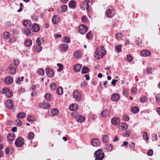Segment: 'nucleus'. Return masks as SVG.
I'll list each match as a JSON object with an SVG mask.
<instances>
[{"mask_svg":"<svg viewBox=\"0 0 160 160\" xmlns=\"http://www.w3.org/2000/svg\"><path fill=\"white\" fill-rule=\"evenodd\" d=\"M106 52L104 47L100 46L97 47L95 52V57L98 59L102 58L106 53Z\"/></svg>","mask_w":160,"mask_h":160,"instance_id":"obj_1","label":"nucleus"},{"mask_svg":"<svg viewBox=\"0 0 160 160\" xmlns=\"http://www.w3.org/2000/svg\"><path fill=\"white\" fill-rule=\"evenodd\" d=\"M104 156V154L102 150L100 149L96 151L94 153L95 160H102Z\"/></svg>","mask_w":160,"mask_h":160,"instance_id":"obj_2","label":"nucleus"},{"mask_svg":"<svg viewBox=\"0 0 160 160\" xmlns=\"http://www.w3.org/2000/svg\"><path fill=\"white\" fill-rule=\"evenodd\" d=\"M73 98L78 101H80L82 98V96L80 92L78 90H75L73 92Z\"/></svg>","mask_w":160,"mask_h":160,"instance_id":"obj_3","label":"nucleus"},{"mask_svg":"<svg viewBox=\"0 0 160 160\" xmlns=\"http://www.w3.org/2000/svg\"><path fill=\"white\" fill-rule=\"evenodd\" d=\"M106 13L108 18H111L113 17L114 15L113 8L111 6L109 7L106 11Z\"/></svg>","mask_w":160,"mask_h":160,"instance_id":"obj_4","label":"nucleus"},{"mask_svg":"<svg viewBox=\"0 0 160 160\" xmlns=\"http://www.w3.org/2000/svg\"><path fill=\"white\" fill-rule=\"evenodd\" d=\"M88 28L85 25H81L78 28V32L81 34H84L87 31Z\"/></svg>","mask_w":160,"mask_h":160,"instance_id":"obj_5","label":"nucleus"},{"mask_svg":"<svg viewBox=\"0 0 160 160\" xmlns=\"http://www.w3.org/2000/svg\"><path fill=\"white\" fill-rule=\"evenodd\" d=\"M15 143L17 147H21L23 145L24 140L22 138H18L16 140Z\"/></svg>","mask_w":160,"mask_h":160,"instance_id":"obj_6","label":"nucleus"},{"mask_svg":"<svg viewBox=\"0 0 160 160\" xmlns=\"http://www.w3.org/2000/svg\"><path fill=\"white\" fill-rule=\"evenodd\" d=\"M16 67L12 64H11L9 67L8 73L11 75H14L16 72Z\"/></svg>","mask_w":160,"mask_h":160,"instance_id":"obj_7","label":"nucleus"},{"mask_svg":"<svg viewBox=\"0 0 160 160\" xmlns=\"http://www.w3.org/2000/svg\"><path fill=\"white\" fill-rule=\"evenodd\" d=\"M31 30L35 32H38L40 29V28L38 25L35 23L32 24L30 26Z\"/></svg>","mask_w":160,"mask_h":160,"instance_id":"obj_8","label":"nucleus"},{"mask_svg":"<svg viewBox=\"0 0 160 160\" xmlns=\"http://www.w3.org/2000/svg\"><path fill=\"white\" fill-rule=\"evenodd\" d=\"M39 106L41 108L45 109H48L50 107V105L48 103L45 102L40 103Z\"/></svg>","mask_w":160,"mask_h":160,"instance_id":"obj_9","label":"nucleus"},{"mask_svg":"<svg viewBox=\"0 0 160 160\" xmlns=\"http://www.w3.org/2000/svg\"><path fill=\"white\" fill-rule=\"evenodd\" d=\"M46 72L47 75L50 78L53 77L54 76V71L50 68H47L46 70Z\"/></svg>","mask_w":160,"mask_h":160,"instance_id":"obj_10","label":"nucleus"},{"mask_svg":"<svg viewBox=\"0 0 160 160\" xmlns=\"http://www.w3.org/2000/svg\"><path fill=\"white\" fill-rule=\"evenodd\" d=\"M5 104L6 107L8 109H11L13 107V102L11 100L8 99L7 100Z\"/></svg>","mask_w":160,"mask_h":160,"instance_id":"obj_11","label":"nucleus"},{"mask_svg":"<svg viewBox=\"0 0 160 160\" xmlns=\"http://www.w3.org/2000/svg\"><path fill=\"white\" fill-rule=\"evenodd\" d=\"M118 127L119 129L124 131L126 130L128 126L127 124L125 123H122L118 124Z\"/></svg>","mask_w":160,"mask_h":160,"instance_id":"obj_12","label":"nucleus"},{"mask_svg":"<svg viewBox=\"0 0 160 160\" xmlns=\"http://www.w3.org/2000/svg\"><path fill=\"white\" fill-rule=\"evenodd\" d=\"M151 54V52L147 50H143L140 52V55L142 57H148L150 56Z\"/></svg>","mask_w":160,"mask_h":160,"instance_id":"obj_13","label":"nucleus"},{"mask_svg":"<svg viewBox=\"0 0 160 160\" xmlns=\"http://www.w3.org/2000/svg\"><path fill=\"white\" fill-rule=\"evenodd\" d=\"M5 83L8 85L12 84L13 82V79L12 77L8 76L6 77L4 79Z\"/></svg>","mask_w":160,"mask_h":160,"instance_id":"obj_14","label":"nucleus"},{"mask_svg":"<svg viewBox=\"0 0 160 160\" xmlns=\"http://www.w3.org/2000/svg\"><path fill=\"white\" fill-rule=\"evenodd\" d=\"M73 55L76 58L79 59L82 57V53L80 50H78L74 52Z\"/></svg>","mask_w":160,"mask_h":160,"instance_id":"obj_15","label":"nucleus"},{"mask_svg":"<svg viewBox=\"0 0 160 160\" xmlns=\"http://www.w3.org/2000/svg\"><path fill=\"white\" fill-rule=\"evenodd\" d=\"M111 122L114 125H118L120 122V120L117 118L114 117L111 119Z\"/></svg>","mask_w":160,"mask_h":160,"instance_id":"obj_16","label":"nucleus"},{"mask_svg":"<svg viewBox=\"0 0 160 160\" xmlns=\"http://www.w3.org/2000/svg\"><path fill=\"white\" fill-rule=\"evenodd\" d=\"M92 145L94 147H97L100 144V142L99 140L97 138H94L91 141Z\"/></svg>","mask_w":160,"mask_h":160,"instance_id":"obj_17","label":"nucleus"},{"mask_svg":"<svg viewBox=\"0 0 160 160\" xmlns=\"http://www.w3.org/2000/svg\"><path fill=\"white\" fill-rule=\"evenodd\" d=\"M119 98V94L117 93H114L111 96V99L113 101H117Z\"/></svg>","mask_w":160,"mask_h":160,"instance_id":"obj_18","label":"nucleus"},{"mask_svg":"<svg viewBox=\"0 0 160 160\" xmlns=\"http://www.w3.org/2000/svg\"><path fill=\"white\" fill-rule=\"evenodd\" d=\"M49 111H50V113L52 116L57 115L59 112L58 109L56 108L52 109L49 110Z\"/></svg>","mask_w":160,"mask_h":160,"instance_id":"obj_19","label":"nucleus"},{"mask_svg":"<svg viewBox=\"0 0 160 160\" xmlns=\"http://www.w3.org/2000/svg\"><path fill=\"white\" fill-rule=\"evenodd\" d=\"M59 16L57 15L54 16L52 19V21L54 24H57L59 22Z\"/></svg>","mask_w":160,"mask_h":160,"instance_id":"obj_20","label":"nucleus"},{"mask_svg":"<svg viewBox=\"0 0 160 160\" xmlns=\"http://www.w3.org/2000/svg\"><path fill=\"white\" fill-rule=\"evenodd\" d=\"M78 108V106L77 104H72L70 105L69 108L70 110L75 111Z\"/></svg>","mask_w":160,"mask_h":160,"instance_id":"obj_21","label":"nucleus"},{"mask_svg":"<svg viewBox=\"0 0 160 160\" xmlns=\"http://www.w3.org/2000/svg\"><path fill=\"white\" fill-rule=\"evenodd\" d=\"M68 5L69 8H75L76 6V3L74 0L70 1Z\"/></svg>","mask_w":160,"mask_h":160,"instance_id":"obj_22","label":"nucleus"},{"mask_svg":"<svg viewBox=\"0 0 160 160\" xmlns=\"http://www.w3.org/2000/svg\"><path fill=\"white\" fill-rule=\"evenodd\" d=\"M22 32L26 35L28 36L30 34L31 31L29 28L26 27L23 29L22 30Z\"/></svg>","mask_w":160,"mask_h":160,"instance_id":"obj_23","label":"nucleus"},{"mask_svg":"<svg viewBox=\"0 0 160 160\" xmlns=\"http://www.w3.org/2000/svg\"><path fill=\"white\" fill-rule=\"evenodd\" d=\"M122 44L118 45L115 47V51L119 53L122 51L121 49L122 48Z\"/></svg>","mask_w":160,"mask_h":160,"instance_id":"obj_24","label":"nucleus"},{"mask_svg":"<svg viewBox=\"0 0 160 160\" xmlns=\"http://www.w3.org/2000/svg\"><path fill=\"white\" fill-rule=\"evenodd\" d=\"M81 67L82 65L80 64H76L74 66V70L76 72L80 71Z\"/></svg>","mask_w":160,"mask_h":160,"instance_id":"obj_25","label":"nucleus"},{"mask_svg":"<svg viewBox=\"0 0 160 160\" xmlns=\"http://www.w3.org/2000/svg\"><path fill=\"white\" fill-rule=\"evenodd\" d=\"M88 2L87 1H83L82 2V7H83L84 8H85L87 10L88 12L89 11V4L88 3Z\"/></svg>","mask_w":160,"mask_h":160,"instance_id":"obj_26","label":"nucleus"},{"mask_svg":"<svg viewBox=\"0 0 160 160\" xmlns=\"http://www.w3.org/2000/svg\"><path fill=\"white\" fill-rule=\"evenodd\" d=\"M15 135L14 134H8L7 136L8 140L10 141H13L15 139Z\"/></svg>","mask_w":160,"mask_h":160,"instance_id":"obj_27","label":"nucleus"},{"mask_svg":"<svg viewBox=\"0 0 160 160\" xmlns=\"http://www.w3.org/2000/svg\"><path fill=\"white\" fill-rule=\"evenodd\" d=\"M68 45L67 44H62L61 45L60 49L62 51H66L68 48Z\"/></svg>","mask_w":160,"mask_h":160,"instance_id":"obj_28","label":"nucleus"},{"mask_svg":"<svg viewBox=\"0 0 160 160\" xmlns=\"http://www.w3.org/2000/svg\"><path fill=\"white\" fill-rule=\"evenodd\" d=\"M85 118L82 115H80L77 118V121L80 122H82L85 121Z\"/></svg>","mask_w":160,"mask_h":160,"instance_id":"obj_29","label":"nucleus"},{"mask_svg":"<svg viewBox=\"0 0 160 160\" xmlns=\"http://www.w3.org/2000/svg\"><path fill=\"white\" fill-rule=\"evenodd\" d=\"M26 116V114L24 112H20L17 115V118L18 119L24 118Z\"/></svg>","mask_w":160,"mask_h":160,"instance_id":"obj_30","label":"nucleus"},{"mask_svg":"<svg viewBox=\"0 0 160 160\" xmlns=\"http://www.w3.org/2000/svg\"><path fill=\"white\" fill-rule=\"evenodd\" d=\"M32 43V40L30 39H27L25 40L24 44L27 47H29L31 45Z\"/></svg>","mask_w":160,"mask_h":160,"instance_id":"obj_31","label":"nucleus"},{"mask_svg":"<svg viewBox=\"0 0 160 160\" xmlns=\"http://www.w3.org/2000/svg\"><path fill=\"white\" fill-rule=\"evenodd\" d=\"M31 21L28 20H24L23 22V25L26 27H29L31 25Z\"/></svg>","mask_w":160,"mask_h":160,"instance_id":"obj_32","label":"nucleus"},{"mask_svg":"<svg viewBox=\"0 0 160 160\" xmlns=\"http://www.w3.org/2000/svg\"><path fill=\"white\" fill-rule=\"evenodd\" d=\"M89 72V68L83 66L81 70V73L82 74H85Z\"/></svg>","mask_w":160,"mask_h":160,"instance_id":"obj_33","label":"nucleus"},{"mask_svg":"<svg viewBox=\"0 0 160 160\" xmlns=\"http://www.w3.org/2000/svg\"><path fill=\"white\" fill-rule=\"evenodd\" d=\"M34 135L32 132H30L28 135V138L29 140H32L34 138Z\"/></svg>","mask_w":160,"mask_h":160,"instance_id":"obj_34","label":"nucleus"},{"mask_svg":"<svg viewBox=\"0 0 160 160\" xmlns=\"http://www.w3.org/2000/svg\"><path fill=\"white\" fill-rule=\"evenodd\" d=\"M126 59L128 62H131L133 61V58L130 54H128L127 55Z\"/></svg>","mask_w":160,"mask_h":160,"instance_id":"obj_35","label":"nucleus"},{"mask_svg":"<svg viewBox=\"0 0 160 160\" xmlns=\"http://www.w3.org/2000/svg\"><path fill=\"white\" fill-rule=\"evenodd\" d=\"M68 9L66 5H63L61 7V12L63 13L66 12Z\"/></svg>","mask_w":160,"mask_h":160,"instance_id":"obj_36","label":"nucleus"},{"mask_svg":"<svg viewBox=\"0 0 160 160\" xmlns=\"http://www.w3.org/2000/svg\"><path fill=\"white\" fill-rule=\"evenodd\" d=\"M56 92L59 95H62L63 93L62 88L61 87H58L56 90Z\"/></svg>","mask_w":160,"mask_h":160,"instance_id":"obj_37","label":"nucleus"},{"mask_svg":"<svg viewBox=\"0 0 160 160\" xmlns=\"http://www.w3.org/2000/svg\"><path fill=\"white\" fill-rule=\"evenodd\" d=\"M101 116L102 117H106L108 115L107 110L106 109L104 110L101 112Z\"/></svg>","mask_w":160,"mask_h":160,"instance_id":"obj_38","label":"nucleus"},{"mask_svg":"<svg viewBox=\"0 0 160 160\" xmlns=\"http://www.w3.org/2000/svg\"><path fill=\"white\" fill-rule=\"evenodd\" d=\"M44 98L47 101H49L52 99V96L51 94L47 93L44 95Z\"/></svg>","mask_w":160,"mask_h":160,"instance_id":"obj_39","label":"nucleus"},{"mask_svg":"<svg viewBox=\"0 0 160 160\" xmlns=\"http://www.w3.org/2000/svg\"><path fill=\"white\" fill-rule=\"evenodd\" d=\"M6 96L8 98L11 97L13 95V92L11 90L9 89L8 92H6Z\"/></svg>","mask_w":160,"mask_h":160,"instance_id":"obj_40","label":"nucleus"},{"mask_svg":"<svg viewBox=\"0 0 160 160\" xmlns=\"http://www.w3.org/2000/svg\"><path fill=\"white\" fill-rule=\"evenodd\" d=\"M109 140L108 137L106 135L103 136L102 137V140L103 142L107 143Z\"/></svg>","mask_w":160,"mask_h":160,"instance_id":"obj_41","label":"nucleus"},{"mask_svg":"<svg viewBox=\"0 0 160 160\" xmlns=\"http://www.w3.org/2000/svg\"><path fill=\"white\" fill-rule=\"evenodd\" d=\"M42 50V47L40 45H36L35 48V50L36 52H39Z\"/></svg>","mask_w":160,"mask_h":160,"instance_id":"obj_42","label":"nucleus"},{"mask_svg":"<svg viewBox=\"0 0 160 160\" xmlns=\"http://www.w3.org/2000/svg\"><path fill=\"white\" fill-rule=\"evenodd\" d=\"M3 38L4 39H8L10 37V35L9 32H4Z\"/></svg>","mask_w":160,"mask_h":160,"instance_id":"obj_43","label":"nucleus"},{"mask_svg":"<svg viewBox=\"0 0 160 160\" xmlns=\"http://www.w3.org/2000/svg\"><path fill=\"white\" fill-rule=\"evenodd\" d=\"M139 108L137 107H134L132 108V112L134 113H137L139 111Z\"/></svg>","mask_w":160,"mask_h":160,"instance_id":"obj_44","label":"nucleus"},{"mask_svg":"<svg viewBox=\"0 0 160 160\" xmlns=\"http://www.w3.org/2000/svg\"><path fill=\"white\" fill-rule=\"evenodd\" d=\"M37 73L40 75H43L44 72L43 69L42 68H40L37 71Z\"/></svg>","mask_w":160,"mask_h":160,"instance_id":"obj_45","label":"nucleus"},{"mask_svg":"<svg viewBox=\"0 0 160 160\" xmlns=\"http://www.w3.org/2000/svg\"><path fill=\"white\" fill-rule=\"evenodd\" d=\"M14 67H16L19 64V61L18 59H14L13 60Z\"/></svg>","mask_w":160,"mask_h":160,"instance_id":"obj_46","label":"nucleus"},{"mask_svg":"<svg viewBox=\"0 0 160 160\" xmlns=\"http://www.w3.org/2000/svg\"><path fill=\"white\" fill-rule=\"evenodd\" d=\"M142 136L143 139L146 141H147L148 140V137L147 133L145 132H142Z\"/></svg>","mask_w":160,"mask_h":160,"instance_id":"obj_47","label":"nucleus"},{"mask_svg":"<svg viewBox=\"0 0 160 160\" xmlns=\"http://www.w3.org/2000/svg\"><path fill=\"white\" fill-rule=\"evenodd\" d=\"M129 93V90L128 89H124L123 91V96L125 97H127Z\"/></svg>","mask_w":160,"mask_h":160,"instance_id":"obj_48","label":"nucleus"},{"mask_svg":"<svg viewBox=\"0 0 160 160\" xmlns=\"http://www.w3.org/2000/svg\"><path fill=\"white\" fill-rule=\"evenodd\" d=\"M63 42L65 43H69L70 42V39L68 37H64L62 38Z\"/></svg>","mask_w":160,"mask_h":160,"instance_id":"obj_49","label":"nucleus"},{"mask_svg":"<svg viewBox=\"0 0 160 160\" xmlns=\"http://www.w3.org/2000/svg\"><path fill=\"white\" fill-rule=\"evenodd\" d=\"M156 101L157 102H160V95L158 94H156L155 96Z\"/></svg>","mask_w":160,"mask_h":160,"instance_id":"obj_50","label":"nucleus"},{"mask_svg":"<svg viewBox=\"0 0 160 160\" xmlns=\"http://www.w3.org/2000/svg\"><path fill=\"white\" fill-rule=\"evenodd\" d=\"M106 148L107 150L110 151L112 149V145L108 144L106 145Z\"/></svg>","mask_w":160,"mask_h":160,"instance_id":"obj_51","label":"nucleus"},{"mask_svg":"<svg viewBox=\"0 0 160 160\" xmlns=\"http://www.w3.org/2000/svg\"><path fill=\"white\" fill-rule=\"evenodd\" d=\"M92 34L91 31H90L89 32H88L86 35V37L88 39H90L92 38Z\"/></svg>","mask_w":160,"mask_h":160,"instance_id":"obj_52","label":"nucleus"},{"mask_svg":"<svg viewBox=\"0 0 160 160\" xmlns=\"http://www.w3.org/2000/svg\"><path fill=\"white\" fill-rule=\"evenodd\" d=\"M142 44V41L139 38H137L136 40V44L137 45L139 46Z\"/></svg>","mask_w":160,"mask_h":160,"instance_id":"obj_53","label":"nucleus"},{"mask_svg":"<svg viewBox=\"0 0 160 160\" xmlns=\"http://www.w3.org/2000/svg\"><path fill=\"white\" fill-rule=\"evenodd\" d=\"M16 125L17 126H20L22 125V122L21 121L18 119L17 120L15 121Z\"/></svg>","mask_w":160,"mask_h":160,"instance_id":"obj_54","label":"nucleus"},{"mask_svg":"<svg viewBox=\"0 0 160 160\" xmlns=\"http://www.w3.org/2000/svg\"><path fill=\"white\" fill-rule=\"evenodd\" d=\"M123 133L124 134V136L128 137L131 134V132L130 130H128L126 131L125 133L123 132Z\"/></svg>","mask_w":160,"mask_h":160,"instance_id":"obj_55","label":"nucleus"},{"mask_svg":"<svg viewBox=\"0 0 160 160\" xmlns=\"http://www.w3.org/2000/svg\"><path fill=\"white\" fill-rule=\"evenodd\" d=\"M147 100V98L146 97H144L142 98H140V101L141 102L143 103L146 102Z\"/></svg>","mask_w":160,"mask_h":160,"instance_id":"obj_56","label":"nucleus"},{"mask_svg":"<svg viewBox=\"0 0 160 160\" xmlns=\"http://www.w3.org/2000/svg\"><path fill=\"white\" fill-rule=\"evenodd\" d=\"M27 120L29 122H31L34 121V118L32 116L30 115L27 118Z\"/></svg>","mask_w":160,"mask_h":160,"instance_id":"obj_57","label":"nucleus"},{"mask_svg":"<svg viewBox=\"0 0 160 160\" xmlns=\"http://www.w3.org/2000/svg\"><path fill=\"white\" fill-rule=\"evenodd\" d=\"M137 91V89L136 88H133L131 90V93L132 94H135Z\"/></svg>","mask_w":160,"mask_h":160,"instance_id":"obj_58","label":"nucleus"},{"mask_svg":"<svg viewBox=\"0 0 160 160\" xmlns=\"http://www.w3.org/2000/svg\"><path fill=\"white\" fill-rule=\"evenodd\" d=\"M153 71V70L151 68H148L146 69V72L148 74L151 73Z\"/></svg>","mask_w":160,"mask_h":160,"instance_id":"obj_59","label":"nucleus"},{"mask_svg":"<svg viewBox=\"0 0 160 160\" xmlns=\"http://www.w3.org/2000/svg\"><path fill=\"white\" fill-rule=\"evenodd\" d=\"M57 65V66L59 67L58 69V71H61L63 68V65L60 63H58Z\"/></svg>","mask_w":160,"mask_h":160,"instance_id":"obj_60","label":"nucleus"},{"mask_svg":"<svg viewBox=\"0 0 160 160\" xmlns=\"http://www.w3.org/2000/svg\"><path fill=\"white\" fill-rule=\"evenodd\" d=\"M129 117L127 115H124L123 116V120L126 121H129Z\"/></svg>","mask_w":160,"mask_h":160,"instance_id":"obj_61","label":"nucleus"},{"mask_svg":"<svg viewBox=\"0 0 160 160\" xmlns=\"http://www.w3.org/2000/svg\"><path fill=\"white\" fill-rule=\"evenodd\" d=\"M50 88L52 90H54L56 88V85L55 83H53L51 84L50 85Z\"/></svg>","mask_w":160,"mask_h":160,"instance_id":"obj_62","label":"nucleus"},{"mask_svg":"<svg viewBox=\"0 0 160 160\" xmlns=\"http://www.w3.org/2000/svg\"><path fill=\"white\" fill-rule=\"evenodd\" d=\"M122 36V33L120 32L117 33L116 34V37L117 39H119L121 38Z\"/></svg>","mask_w":160,"mask_h":160,"instance_id":"obj_63","label":"nucleus"},{"mask_svg":"<svg viewBox=\"0 0 160 160\" xmlns=\"http://www.w3.org/2000/svg\"><path fill=\"white\" fill-rule=\"evenodd\" d=\"M36 43L37 44V45H41V44H42L41 39V38H38L37 39Z\"/></svg>","mask_w":160,"mask_h":160,"instance_id":"obj_64","label":"nucleus"}]
</instances>
